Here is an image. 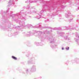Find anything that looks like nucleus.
Wrapping results in <instances>:
<instances>
[{"label":"nucleus","instance_id":"obj_7","mask_svg":"<svg viewBox=\"0 0 79 79\" xmlns=\"http://www.w3.org/2000/svg\"><path fill=\"white\" fill-rule=\"evenodd\" d=\"M40 17H41V15H40Z\"/></svg>","mask_w":79,"mask_h":79},{"label":"nucleus","instance_id":"obj_5","mask_svg":"<svg viewBox=\"0 0 79 79\" xmlns=\"http://www.w3.org/2000/svg\"><path fill=\"white\" fill-rule=\"evenodd\" d=\"M62 50H64V48H62Z\"/></svg>","mask_w":79,"mask_h":79},{"label":"nucleus","instance_id":"obj_8","mask_svg":"<svg viewBox=\"0 0 79 79\" xmlns=\"http://www.w3.org/2000/svg\"><path fill=\"white\" fill-rule=\"evenodd\" d=\"M54 29H56V28H54Z\"/></svg>","mask_w":79,"mask_h":79},{"label":"nucleus","instance_id":"obj_6","mask_svg":"<svg viewBox=\"0 0 79 79\" xmlns=\"http://www.w3.org/2000/svg\"><path fill=\"white\" fill-rule=\"evenodd\" d=\"M37 19H40V18H37Z\"/></svg>","mask_w":79,"mask_h":79},{"label":"nucleus","instance_id":"obj_1","mask_svg":"<svg viewBox=\"0 0 79 79\" xmlns=\"http://www.w3.org/2000/svg\"><path fill=\"white\" fill-rule=\"evenodd\" d=\"M12 58L15 60H17V58L14 56H12Z\"/></svg>","mask_w":79,"mask_h":79},{"label":"nucleus","instance_id":"obj_3","mask_svg":"<svg viewBox=\"0 0 79 79\" xmlns=\"http://www.w3.org/2000/svg\"><path fill=\"white\" fill-rule=\"evenodd\" d=\"M28 26L29 27H32V26L31 25H29Z\"/></svg>","mask_w":79,"mask_h":79},{"label":"nucleus","instance_id":"obj_9","mask_svg":"<svg viewBox=\"0 0 79 79\" xmlns=\"http://www.w3.org/2000/svg\"><path fill=\"white\" fill-rule=\"evenodd\" d=\"M27 71H28V70H27Z\"/></svg>","mask_w":79,"mask_h":79},{"label":"nucleus","instance_id":"obj_4","mask_svg":"<svg viewBox=\"0 0 79 79\" xmlns=\"http://www.w3.org/2000/svg\"><path fill=\"white\" fill-rule=\"evenodd\" d=\"M68 17H69L68 15H67V14H66V15H65V17H66V18H68Z\"/></svg>","mask_w":79,"mask_h":79},{"label":"nucleus","instance_id":"obj_2","mask_svg":"<svg viewBox=\"0 0 79 79\" xmlns=\"http://www.w3.org/2000/svg\"><path fill=\"white\" fill-rule=\"evenodd\" d=\"M65 48L66 50H69V47H66Z\"/></svg>","mask_w":79,"mask_h":79}]
</instances>
